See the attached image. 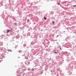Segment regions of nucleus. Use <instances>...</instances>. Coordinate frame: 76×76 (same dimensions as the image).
Returning <instances> with one entry per match:
<instances>
[{"label": "nucleus", "mask_w": 76, "mask_h": 76, "mask_svg": "<svg viewBox=\"0 0 76 76\" xmlns=\"http://www.w3.org/2000/svg\"><path fill=\"white\" fill-rule=\"evenodd\" d=\"M3 51L4 53H5V52H6V49L4 48L3 50Z\"/></svg>", "instance_id": "f257e3e1"}, {"label": "nucleus", "mask_w": 76, "mask_h": 76, "mask_svg": "<svg viewBox=\"0 0 76 76\" xmlns=\"http://www.w3.org/2000/svg\"><path fill=\"white\" fill-rule=\"evenodd\" d=\"M10 32V30L8 29L6 32V33H8Z\"/></svg>", "instance_id": "f03ea898"}, {"label": "nucleus", "mask_w": 76, "mask_h": 76, "mask_svg": "<svg viewBox=\"0 0 76 76\" xmlns=\"http://www.w3.org/2000/svg\"><path fill=\"white\" fill-rule=\"evenodd\" d=\"M3 48L2 47H0V51H2V50H3Z\"/></svg>", "instance_id": "7ed1b4c3"}, {"label": "nucleus", "mask_w": 76, "mask_h": 76, "mask_svg": "<svg viewBox=\"0 0 76 76\" xmlns=\"http://www.w3.org/2000/svg\"><path fill=\"white\" fill-rule=\"evenodd\" d=\"M3 44V42L0 43V45H2Z\"/></svg>", "instance_id": "20e7f679"}, {"label": "nucleus", "mask_w": 76, "mask_h": 76, "mask_svg": "<svg viewBox=\"0 0 76 76\" xmlns=\"http://www.w3.org/2000/svg\"><path fill=\"white\" fill-rule=\"evenodd\" d=\"M44 19H45V20H46V19H47V18H45V17H44Z\"/></svg>", "instance_id": "39448f33"}, {"label": "nucleus", "mask_w": 76, "mask_h": 76, "mask_svg": "<svg viewBox=\"0 0 76 76\" xmlns=\"http://www.w3.org/2000/svg\"><path fill=\"white\" fill-rule=\"evenodd\" d=\"M73 7H76V5L73 6Z\"/></svg>", "instance_id": "423d86ee"}, {"label": "nucleus", "mask_w": 76, "mask_h": 76, "mask_svg": "<svg viewBox=\"0 0 76 76\" xmlns=\"http://www.w3.org/2000/svg\"><path fill=\"white\" fill-rule=\"evenodd\" d=\"M54 53H58V52H54Z\"/></svg>", "instance_id": "0eeeda50"}, {"label": "nucleus", "mask_w": 76, "mask_h": 76, "mask_svg": "<svg viewBox=\"0 0 76 76\" xmlns=\"http://www.w3.org/2000/svg\"><path fill=\"white\" fill-rule=\"evenodd\" d=\"M53 23H54V22L53 21Z\"/></svg>", "instance_id": "6e6552de"}, {"label": "nucleus", "mask_w": 76, "mask_h": 76, "mask_svg": "<svg viewBox=\"0 0 76 76\" xmlns=\"http://www.w3.org/2000/svg\"><path fill=\"white\" fill-rule=\"evenodd\" d=\"M58 5H60V4H59V3H58Z\"/></svg>", "instance_id": "1a4fd4ad"}, {"label": "nucleus", "mask_w": 76, "mask_h": 76, "mask_svg": "<svg viewBox=\"0 0 76 76\" xmlns=\"http://www.w3.org/2000/svg\"><path fill=\"white\" fill-rule=\"evenodd\" d=\"M10 31H12V30H10Z\"/></svg>", "instance_id": "9d476101"}, {"label": "nucleus", "mask_w": 76, "mask_h": 76, "mask_svg": "<svg viewBox=\"0 0 76 76\" xmlns=\"http://www.w3.org/2000/svg\"><path fill=\"white\" fill-rule=\"evenodd\" d=\"M27 21H29V20H28Z\"/></svg>", "instance_id": "9b49d317"}]
</instances>
